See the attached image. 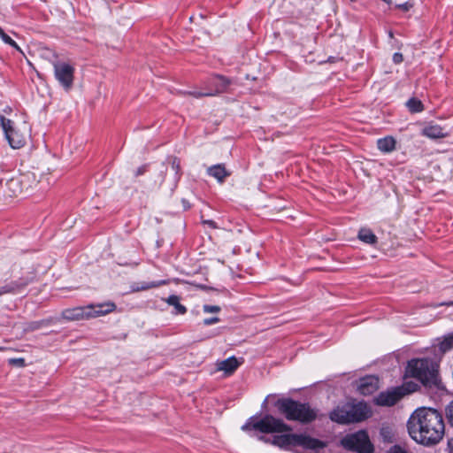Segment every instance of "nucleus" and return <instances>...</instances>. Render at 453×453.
I'll list each match as a JSON object with an SVG mask.
<instances>
[{
  "mask_svg": "<svg viewBox=\"0 0 453 453\" xmlns=\"http://www.w3.org/2000/svg\"><path fill=\"white\" fill-rule=\"evenodd\" d=\"M410 436L423 445L438 443L444 435L445 425L441 412L433 408H418L409 418Z\"/></svg>",
  "mask_w": 453,
  "mask_h": 453,
  "instance_id": "f257e3e1",
  "label": "nucleus"
},
{
  "mask_svg": "<svg viewBox=\"0 0 453 453\" xmlns=\"http://www.w3.org/2000/svg\"><path fill=\"white\" fill-rule=\"evenodd\" d=\"M258 439L285 450H295L296 453H299L296 448H302L310 453H319L326 447L325 441L303 434H284L274 435L272 439L260 435Z\"/></svg>",
  "mask_w": 453,
  "mask_h": 453,
  "instance_id": "f03ea898",
  "label": "nucleus"
},
{
  "mask_svg": "<svg viewBox=\"0 0 453 453\" xmlns=\"http://www.w3.org/2000/svg\"><path fill=\"white\" fill-rule=\"evenodd\" d=\"M406 373L419 380L426 387L438 386V365L430 358L411 360L408 363Z\"/></svg>",
  "mask_w": 453,
  "mask_h": 453,
  "instance_id": "7ed1b4c3",
  "label": "nucleus"
},
{
  "mask_svg": "<svg viewBox=\"0 0 453 453\" xmlns=\"http://www.w3.org/2000/svg\"><path fill=\"white\" fill-rule=\"evenodd\" d=\"M277 406L280 412L288 420L307 424L318 417L317 410L311 408L309 403H300L290 398L280 399L277 402Z\"/></svg>",
  "mask_w": 453,
  "mask_h": 453,
  "instance_id": "20e7f679",
  "label": "nucleus"
},
{
  "mask_svg": "<svg viewBox=\"0 0 453 453\" xmlns=\"http://www.w3.org/2000/svg\"><path fill=\"white\" fill-rule=\"evenodd\" d=\"M111 311H113V303H101L65 309L62 312V317L69 321L88 320L104 316Z\"/></svg>",
  "mask_w": 453,
  "mask_h": 453,
  "instance_id": "39448f33",
  "label": "nucleus"
},
{
  "mask_svg": "<svg viewBox=\"0 0 453 453\" xmlns=\"http://www.w3.org/2000/svg\"><path fill=\"white\" fill-rule=\"evenodd\" d=\"M243 431H258L263 434L284 433L292 430L291 426L287 425L282 419L277 418L272 415H265L259 420L254 418L249 420L242 426Z\"/></svg>",
  "mask_w": 453,
  "mask_h": 453,
  "instance_id": "423d86ee",
  "label": "nucleus"
},
{
  "mask_svg": "<svg viewBox=\"0 0 453 453\" xmlns=\"http://www.w3.org/2000/svg\"><path fill=\"white\" fill-rule=\"evenodd\" d=\"M341 444L344 449L357 453H372L374 451L373 445L364 430L347 434L342 439Z\"/></svg>",
  "mask_w": 453,
  "mask_h": 453,
  "instance_id": "0eeeda50",
  "label": "nucleus"
},
{
  "mask_svg": "<svg viewBox=\"0 0 453 453\" xmlns=\"http://www.w3.org/2000/svg\"><path fill=\"white\" fill-rule=\"evenodd\" d=\"M0 123L5 138L12 148L19 149L25 145L26 134L24 131L15 127L11 119L3 115H0Z\"/></svg>",
  "mask_w": 453,
  "mask_h": 453,
  "instance_id": "6e6552de",
  "label": "nucleus"
},
{
  "mask_svg": "<svg viewBox=\"0 0 453 453\" xmlns=\"http://www.w3.org/2000/svg\"><path fill=\"white\" fill-rule=\"evenodd\" d=\"M231 81L225 76L214 75L206 82V88L203 91H189L188 95L199 98L203 96H212L226 91Z\"/></svg>",
  "mask_w": 453,
  "mask_h": 453,
  "instance_id": "1a4fd4ad",
  "label": "nucleus"
},
{
  "mask_svg": "<svg viewBox=\"0 0 453 453\" xmlns=\"http://www.w3.org/2000/svg\"><path fill=\"white\" fill-rule=\"evenodd\" d=\"M34 178L32 173H21L12 177L5 182V187L10 196H18L30 187L31 180Z\"/></svg>",
  "mask_w": 453,
  "mask_h": 453,
  "instance_id": "9d476101",
  "label": "nucleus"
},
{
  "mask_svg": "<svg viewBox=\"0 0 453 453\" xmlns=\"http://www.w3.org/2000/svg\"><path fill=\"white\" fill-rule=\"evenodd\" d=\"M73 67L67 63L54 64L55 77L65 89L73 86Z\"/></svg>",
  "mask_w": 453,
  "mask_h": 453,
  "instance_id": "9b49d317",
  "label": "nucleus"
},
{
  "mask_svg": "<svg viewBox=\"0 0 453 453\" xmlns=\"http://www.w3.org/2000/svg\"><path fill=\"white\" fill-rule=\"evenodd\" d=\"M349 422L357 423L368 418L372 415L369 406L364 402H358L353 404H346Z\"/></svg>",
  "mask_w": 453,
  "mask_h": 453,
  "instance_id": "f8f14e48",
  "label": "nucleus"
},
{
  "mask_svg": "<svg viewBox=\"0 0 453 453\" xmlns=\"http://www.w3.org/2000/svg\"><path fill=\"white\" fill-rule=\"evenodd\" d=\"M404 395L403 388H396L392 390L380 393L374 399L379 406H393Z\"/></svg>",
  "mask_w": 453,
  "mask_h": 453,
  "instance_id": "ddd939ff",
  "label": "nucleus"
},
{
  "mask_svg": "<svg viewBox=\"0 0 453 453\" xmlns=\"http://www.w3.org/2000/svg\"><path fill=\"white\" fill-rule=\"evenodd\" d=\"M379 388L377 377L370 375L361 378L357 385L358 392L363 395H370Z\"/></svg>",
  "mask_w": 453,
  "mask_h": 453,
  "instance_id": "4468645a",
  "label": "nucleus"
},
{
  "mask_svg": "<svg viewBox=\"0 0 453 453\" xmlns=\"http://www.w3.org/2000/svg\"><path fill=\"white\" fill-rule=\"evenodd\" d=\"M422 135L429 139L445 138L449 135V132L439 125H429L421 131Z\"/></svg>",
  "mask_w": 453,
  "mask_h": 453,
  "instance_id": "2eb2a0df",
  "label": "nucleus"
},
{
  "mask_svg": "<svg viewBox=\"0 0 453 453\" xmlns=\"http://www.w3.org/2000/svg\"><path fill=\"white\" fill-rule=\"evenodd\" d=\"M241 365L235 357L217 362V370L223 371L226 375L232 374Z\"/></svg>",
  "mask_w": 453,
  "mask_h": 453,
  "instance_id": "dca6fc26",
  "label": "nucleus"
},
{
  "mask_svg": "<svg viewBox=\"0 0 453 453\" xmlns=\"http://www.w3.org/2000/svg\"><path fill=\"white\" fill-rule=\"evenodd\" d=\"M27 285V281L23 280L12 281L4 286L0 287V296L20 293Z\"/></svg>",
  "mask_w": 453,
  "mask_h": 453,
  "instance_id": "f3484780",
  "label": "nucleus"
},
{
  "mask_svg": "<svg viewBox=\"0 0 453 453\" xmlns=\"http://www.w3.org/2000/svg\"><path fill=\"white\" fill-rule=\"evenodd\" d=\"M329 417L332 421L338 424H349L346 404L343 406H337L330 412Z\"/></svg>",
  "mask_w": 453,
  "mask_h": 453,
  "instance_id": "a211bd4d",
  "label": "nucleus"
},
{
  "mask_svg": "<svg viewBox=\"0 0 453 453\" xmlns=\"http://www.w3.org/2000/svg\"><path fill=\"white\" fill-rule=\"evenodd\" d=\"M207 173L210 176L214 177L219 182H223L224 180L230 175V173L226 171L222 164H218L209 167Z\"/></svg>",
  "mask_w": 453,
  "mask_h": 453,
  "instance_id": "6ab92c4d",
  "label": "nucleus"
},
{
  "mask_svg": "<svg viewBox=\"0 0 453 453\" xmlns=\"http://www.w3.org/2000/svg\"><path fill=\"white\" fill-rule=\"evenodd\" d=\"M396 142L392 136H386L377 141L378 149L383 153H390L395 150Z\"/></svg>",
  "mask_w": 453,
  "mask_h": 453,
  "instance_id": "aec40b11",
  "label": "nucleus"
},
{
  "mask_svg": "<svg viewBox=\"0 0 453 453\" xmlns=\"http://www.w3.org/2000/svg\"><path fill=\"white\" fill-rule=\"evenodd\" d=\"M165 302L169 305L173 306L174 311L173 313L175 315H183L187 312V308L180 303V296L176 295L169 296L165 299Z\"/></svg>",
  "mask_w": 453,
  "mask_h": 453,
  "instance_id": "412c9836",
  "label": "nucleus"
},
{
  "mask_svg": "<svg viewBox=\"0 0 453 453\" xmlns=\"http://www.w3.org/2000/svg\"><path fill=\"white\" fill-rule=\"evenodd\" d=\"M358 238L360 241L367 244H375L377 242L376 235L368 228L360 229L358 232Z\"/></svg>",
  "mask_w": 453,
  "mask_h": 453,
  "instance_id": "4be33fe9",
  "label": "nucleus"
},
{
  "mask_svg": "<svg viewBox=\"0 0 453 453\" xmlns=\"http://www.w3.org/2000/svg\"><path fill=\"white\" fill-rule=\"evenodd\" d=\"M169 282H170L169 280H159V281H151V282H143L139 286L133 287V290L134 291L147 290L150 288H157L160 286L167 285V284H169Z\"/></svg>",
  "mask_w": 453,
  "mask_h": 453,
  "instance_id": "5701e85b",
  "label": "nucleus"
},
{
  "mask_svg": "<svg viewBox=\"0 0 453 453\" xmlns=\"http://www.w3.org/2000/svg\"><path fill=\"white\" fill-rule=\"evenodd\" d=\"M406 106L412 113L421 112L424 110L422 102L415 97L410 98L406 102Z\"/></svg>",
  "mask_w": 453,
  "mask_h": 453,
  "instance_id": "b1692460",
  "label": "nucleus"
},
{
  "mask_svg": "<svg viewBox=\"0 0 453 453\" xmlns=\"http://www.w3.org/2000/svg\"><path fill=\"white\" fill-rule=\"evenodd\" d=\"M439 349L442 352L449 351L453 349V333L444 336L443 340L438 345Z\"/></svg>",
  "mask_w": 453,
  "mask_h": 453,
  "instance_id": "393cba45",
  "label": "nucleus"
},
{
  "mask_svg": "<svg viewBox=\"0 0 453 453\" xmlns=\"http://www.w3.org/2000/svg\"><path fill=\"white\" fill-rule=\"evenodd\" d=\"M49 324H50V320H46V319H42V320H39V321H32V322H29L26 326L25 331H27V332L36 331L43 326H48Z\"/></svg>",
  "mask_w": 453,
  "mask_h": 453,
  "instance_id": "a878e982",
  "label": "nucleus"
},
{
  "mask_svg": "<svg viewBox=\"0 0 453 453\" xmlns=\"http://www.w3.org/2000/svg\"><path fill=\"white\" fill-rule=\"evenodd\" d=\"M171 165L175 174V181H178L181 175L180 160L177 157H173L171 159Z\"/></svg>",
  "mask_w": 453,
  "mask_h": 453,
  "instance_id": "bb28decb",
  "label": "nucleus"
},
{
  "mask_svg": "<svg viewBox=\"0 0 453 453\" xmlns=\"http://www.w3.org/2000/svg\"><path fill=\"white\" fill-rule=\"evenodd\" d=\"M0 37L6 44L11 45L19 51H21L20 48L15 42V41H13L7 34H5L4 30H0Z\"/></svg>",
  "mask_w": 453,
  "mask_h": 453,
  "instance_id": "cd10ccee",
  "label": "nucleus"
},
{
  "mask_svg": "<svg viewBox=\"0 0 453 453\" xmlns=\"http://www.w3.org/2000/svg\"><path fill=\"white\" fill-rule=\"evenodd\" d=\"M221 308L219 305H210V304H204L203 306V311L205 313H218L219 312Z\"/></svg>",
  "mask_w": 453,
  "mask_h": 453,
  "instance_id": "c85d7f7f",
  "label": "nucleus"
},
{
  "mask_svg": "<svg viewBox=\"0 0 453 453\" xmlns=\"http://www.w3.org/2000/svg\"><path fill=\"white\" fill-rule=\"evenodd\" d=\"M446 414L449 424L453 426V400L447 406Z\"/></svg>",
  "mask_w": 453,
  "mask_h": 453,
  "instance_id": "c756f323",
  "label": "nucleus"
},
{
  "mask_svg": "<svg viewBox=\"0 0 453 453\" xmlns=\"http://www.w3.org/2000/svg\"><path fill=\"white\" fill-rule=\"evenodd\" d=\"M388 453H408V451L400 445L392 446Z\"/></svg>",
  "mask_w": 453,
  "mask_h": 453,
  "instance_id": "7c9ffc66",
  "label": "nucleus"
},
{
  "mask_svg": "<svg viewBox=\"0 0 453 453\" xmlns=\"http://www.w3.org/2000/svg\"><path fill=\"white\" fill-rule=\"evenodd\" d=\"M9 364L23 367L25 366V360L24 358H11L9 359Z\"/></svg>",
  "mask_w": 453,
  "mask_h": 453,
  "instance_id": "2f4dec72",
  "label": "nucleus"
},
{
  "mask_svg": "<svg viewBox=\"0 0 453 453\" xmlns=\"http://www.w3.org/2000/svg\"><path fill=\"white\" fill-rule=\"evenodd\" d=\"M418 385L415 383H406L403 388H404V395L406 392H414L417 389Z\"/></svg>",
  "mask_w": 453,
  "mask_h": 453,
  "instance_id": "473e14b6",
  "label": "nucleus"
},
{
  "mask_svg": "<svg viewBox=\"0 0 453 453\" xmlns=\"http://www.w3.org/2000/svg\"><path fill=\"white\" fill-rule=\"evenodd\" d=\"M219 321H220L219 318L213 317V318H209V319H203V323L204 326H211V325L216 324Z\"/></svg>",
  "mask_w": 453,
  "mask_h": 453,
  "instance_id": "72a5a7b5",
  "label": "nucleus"
},
{
  "mask_svg": "<svg viewBox=\"0 0 453 453\" xmlns=\"http://www.w3.org/2000/svg\"><path fill=\"white\" fill-rule=\"evenodd\" d=\"M403 60V57L401 53L399 52H395L394 55H393V62L395 64H400L402 63Z\"/></svg>",
  "mask_w": 453,
  "mask_h": 453,
  "instance_id": "f704fd0d",
  "label": "nucleus"
},
{
  "mask_svg": "<svg viewBox=\"0 0 453 453\" xmlns=\"http://www.w3.org/2000/svg\"><path fill=\"white\" fill-rule=\"evenodd\" d=\"M148 170V165H142L140 167L137 168L136 172H135V176H140V175H142L143 173H145Z\"/></svg>",
  "mask_w": 453,
  "mask_h": 453,
  "instance_id": "c9c22d12",
  "label": "nucleus"
},
{
  "mask_svg": "<svg viewBox=\"0 0 453 453\" xmlns=\"http://www.w3.org/2000/svg\"><path fill=\"white\" fill-rule=\"evenodd\" d=\"M203 224L208 225L211 228H216L217 227L216 223L213 220H210V219L204 220Z\"/></svg>",
  "mask_w": 453,
  "mask_h": 453,
  "instance_id": "e433bc0d",
  "label": "nucleus"
},
{
  "mask_svg": "<svg viewBox=\"0 0 453 453\" xmlns=\"http://www.w3.org/2000/svg\"><path fill=\"white\" fill-rule=\"evenodd\" d=\"M399 7L404 11H408L411 7V4L409 3H404L401 5H399Z\"/></svg>",
  "mask_w": 453,
  "mask_h": 453,
  "instance_id": "4c0bfd02",
  "label": "nucleus"
},
{
  "mask_svg": "<svg viewBox=\"0 0 453 453\" xmlns=\"http://www.w3.org/2000/svg\"><path fill=\"white\" fill-rule=\"evenodd\" d=\"M449 453H453V438H451L448 442Z\"/></svg>",
  "mask_w": 453,
  "mask_h": 453,
  "instance_id": "58836bf2",
  "label": "nucleus"
},
{
  "mask_svg": "<svg viewBox=\"0 0 453 453\" xmlns=\"http://www.w3.org/2000/svg\"><path fill=\"white\" fill-rule=\"evenodd\" d=\"M443 305H446V306H453V301L451 302H449V303H442Z\"/></svg>",
  "mask_w": 453,
  "mask_h": 453,
  "instance_id": "ea45409f",
  "label": "nucleus"
},
{
  "mask_svg": "<svg viewBox=\"0 0 453 453\" xmlns=\"http://www.w3.org/2000/svg\"><path fill=\"white\" fill-rule=\"evenodd\" d=\"M4 348H3V347H0V351L4 350Z\"/></svg>",
  "mask_w": 453,
  "mask_h": 453,
  "instance_id": "a19ab883",
  "label": "nucleus"
},
{
  "mask_svg": "<svg viewBox=\"0 0 453 453\" xmlns=\"http://www.w3.org/2000/svg\"><path fill=\"white\" fill-rule=\"evenodd\" d=\"M0 30H3V29L0 27Z\"/></svg>",
  "mask_w": 453,
  "mask_h": 453,
  "instance_id": "79ce46f5",
  "label": "nucleus"
}]
</instances>
